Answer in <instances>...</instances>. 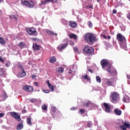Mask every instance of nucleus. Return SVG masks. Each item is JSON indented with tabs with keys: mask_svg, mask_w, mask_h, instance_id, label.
I'll return each mask as SVG.
<instances>
[{
	"mask_svg": "<svg viewBox=\"0 0 130 130\" xmlns=\"http://www.w3.org/2000/svg\"><path fill=\"white\" fill-rule=\"evenodd\" d=\"M122 100L123 102H125V103H129L130 102V98H123L122 99Z\"/></svg>",
	"mask_w": 130,
	"mask_h": 130,
	"instance_id": "25",
	"label": "nucleus"
},
{
	"mask_svg": "<svg viewBox=\"0 0 130 130\" xmlns=\"http://www.w3.org/2000/svg\"><path fill=\"white\" fill-rule=\"evenodd\" d=\"M86 8H89V9H94L93 8V6H86Z\"/></svg>",
	"mask_w": 130,
	"mask_h": 130,
	"instance_id": "45",
	"label": "nucleus"
},
{
	"mask_svg": "<svg viewBox=\"0 0 130 130\" xmlns=\"http://www.w3.org/2000/svg\"><path fill=\"white\" fill-rule=\"evenodd\" d=\"M71 45L74 46L75 45V43H74L73 42H70Z\"/></svg>",
	"mask_w": 130,
	"mask_h": 130,
	"instance_id": "53",
	"label": "nucleus"
},
{
	"mask_svg": "<svg viewBox=\"0 0 130 130\" xmlns=\"http://www.w3.org/2000/svg\"><path fill=\"white\" fill-rule=\"evenodd\" d=\"M56 61V59H55V57H51L50 58V62H51L52 63H53Z\"/></svg>",
	"mask_w": 130,
	"mask_h": 130,
	"instance_id": "27",
	"label": "nucleus"
},
{
	"mask_svg": "<svg viewBox=\"0 0 130 130\" xmlns=\"http://www.w3.org/2000/svg\"><path fill=\"white\" fill-rule=\"evenodd\" d=\"M84 40L88 44H93L94 41H97L98 40V39H96V37L90 33L86 34L85 35Z\"/></svg>",
	"mask_w": 130,
	"mask_h": 130,
	"instance_id": "1",
	"label": "nucleus"
},
{
	"mask_svg": "<svg viewBox=\"0 0 130 130\" xmlns=\"http://www.w3.org/2000/svg\"><path fill=\"white\" fill-rule=\"evenodd\" d=\"M46 83H47L49 89H50L51 91L52 92H53L54 91V86H53V85L50 84V83H49V80H47Z\"/></svg>",
	"mask_w": 130,
	"mask_h": 130,
	"instance_id": "17",
	"label": "nucleus"
},
{
	"mask_svg": "<svg viewBox=\"0 0 130 130\" xmlns=\"http://www.w3.org/2000/svg\"><path fill=\"white\" fill-rule=\"evenodd\" d=\"M115 78H105L104 79V82L102 84V86L105 88L106 85L108 86H114V83H115Z\"/></svg>",
	"mask_w": 130,
	"mask_h": 130,
	"instance_id": "3",
	"label": "nucleus"
},
{
	"mask_svg": "<svg viewBox=\"0 0 130 130\" xmlns=\"http://www.w3.org/2000/svg\"><path fill=\"white\" fill-rule=\"evenodd\" d=\"M23 90L26 92H33V87L30 85H24L22 87Z\"/></svg>",
	"mask_w": 130,
	"mask_h": 130,
	"instance_id": "9",
	"label": "nucleus"
},
{
	"mask_svg": "<svg viewBox=\"0 0 130 130\" xmlns=\"http://www.w3.org/2000/svg\"><path fill=\"white\" fill-rule=\"evenodd\" d=\"M82 77L83 79L86 80L87 81H90V80H91L90 77H89V76H88L87 74H84V75H82Z\"/></svg>",
	"mask_w": 130,
	"mask_h": 130,
	"instance_id": "24",
	"label": "nucleus"
},
{
	"mask_svg": "<svg viewBox=\"0 0 130 130\" xmlns=\"http://www.w3.org/2000/svg\"><path fill=\"white\" fill-rule=\"evenodd\" d=\"M27 123L28 125H32V122L31 121V117L27 119Z\"/></svg>",
	"mask_w": 130,
	"mask_h": 130,
	"instance_id": "28",
	"label": "nucleus"
},
{
	"mask_svg": "<svg viewBox=\"0 0 130 130\" xmlns=\"http://www.w3.org/2000/svg\"><path fill=\"white\" fill-rule=\"evenodd\" d=\"M56 72H57V73H59V74H61V73L63 72V69L62 68L59 67L56 68Z\"/></svg>",
	"mask_w": 130,
	"mask_h": 130,
	"instance_id": "23",
	"label": "nucleus"
},
{
	"mask_svg": "<svg viewBox=\"0 0 130 130\" xmlns=\"http://www.w3.org/2000/svg\"><path fill=\"white\" fill-rule=\"evenodd\" d=\"M46 33L48 35H54V32H53L52 30H47Z\"/></svg>",
	"mask_w": 130,
	"mask_h": 130,
	"instance_id": "29",
	"label": "nucleus"
},
{
	"mask_svg": "<svg viewBox=\"0 0 130 130\" xmlns=\"http://www.w3.org/2000/svg\"><path fill=\"white\" fill-rule=\"evenodd\" d=\"M42 109H43V110H45V111H47V106H46V105H43L42 106Z\"/></svg>",
	"mask_w": 130,
	"mask_h": 130,
	"instance_id": "32",
	"label": "nucleus"
},
{
	"mask_svg": "<svg viewBox=\"0 0 130 130\" xmlns=\"http://www.w3.org/2000/svg\"><path fill=\"white\" fill-rule=\"evenodd\" d=\"M4 96H5L6 97V98H7V97H8V95H7V93H5L4 94Z\"/></svg>",
	"mask_w": 130,
	"mask_h": 130,
	"instance_id": "58",
	"label": "nucleus"
},
{
	"mask_svg": "<svg viewBox=\"0 0 130 130\" xmlns=\"http://www.w3.org/2000/svg\"><path fill=\"white\" fill-rule=\"evenodd\" d=\"M89 104H90V102H87L86 103L84 104L83 105H84V107H88V106H89Z\"/></svg>",
	"mask_w": 130,
	"mask_h": 130,
	"instance_id": "40",
	"label": "nucleus"
},
{
	"mask_svg": "<svg viewBox=\"0 0 130 130\" xmlns=\"http://www.w3.org/2000/svg\"><path fill=\"white\" fill-rule=\"evenodd\" d=\"M96 82L98 83H101V78L100 77V76H96Z\"/></svg>",
	"mask_w": 130,
	"mask_h": 130,
	"instance_id": "31",
	"label": "nucleus"
},
{
	"mask_svg": "<svg viewBox=\"0 0 130 130\" xmlns=\"http://www.w3.org/2000/svg\"><path fill=\"white\" fill-rule=\"evenodd\" d=\"M34 84L35 86H36V87H38V86H39V83H38V82H34Z\"/></svg>",
	"mask_w": 130,
	"mask_h": 130,
	"instance_id": "43",
	"label": "nucleus"
},
{
	"mask_svg": "<svg viewBox=\"0 0 130 130\" xmlns=\"http://www.w3.org/2000/svg\"><path fill=\"white\" fill-rule=\"evenodd\" d=\"M0 61L1 62H5V60L3 59V57L2 56H0Z\"/></svg>",
	"mask_w": 130,
	"mask_h": 130,
	"instance_id": "44",
	"label": "nucleus"
},
{
	"mask_svg": "<svg viewBox=\"0 0 130 130\" xmlns=\"http://www.w3.org/2000/svg\"><path fill=\"white\" fill-rule=\"evenodd\" d=\"M0 2H3V0H0Z\"/></svg>",
	"mask_w": 130,
	"mask_h": 130,
	"instance_id": "61",
	"label": "nucleus"
},
{
	"mask_svg": "<svg viewBox=\"0 0 130 130\" xmlns=\"http://www.w3.org/2000/svg\"><path fill=\"white\" fill-rule=\"evenodd\" d=\"M21 71H22V72H20L17 75V77H18V78H24V77H26V72H25L24 70H23Z\"/></svg>",
	"mask_w": 130,
	"mask_h": 130,
	"instance_id": "15",
	"label": "nucleus"
},
{
	"mask_svg": "<svg viewBox=\"0 0 130 130\" xmlns=\"http://www.w3.org/2000/svg\"><path fill=\"white\" fill-rule=\"evenodd\" d=\"M23 123H20L17 125L16 129L17 130L22 129V128H23Z\"/></svg>",
	"mask_w": 130,
	"mask_h": 130,
	"instance_id": "21",
	"label": "nucleus"
},
{
	"mask_svg": "<svg viewBox=\"0 0 130 130\" xmlns=\"http://www.w3.org/2000/svg\"><path fill=\"white\" fill-rule=\"evenodd\" d=\"M18 68L20 70H21V71H23L24 70V68H23V66L22 65H19Z\"/></svg>",
	"mask_w": 130,
	"mask_h": 130,
	"instance_id": "42",
	"label": "nucleus"
},
{
	"mask_svg": "<svg viewBox=\"0 0 130 130\" xmlns=\"http://www.w3.org/2000/svg\"><path fill=\"white\" fill-rule=\"evenodd\" d=\"M32 48L34 50H40V46L35 43L33 45Z\"/></svg>",
	"mask_w": 130,
	"mask_h": 130,
	"instance_id": "19",
	"label": "nucleus"
},
{
	"mask_svg": "<svg viewBox=\"0 0 130 130\" xmlns=\"http://www.w3.org/2000/svg\"><path fill=\"white\" fill-rule=\"evenodd\" d=\"M22 112H23V113H26V112H27V110H22Z\"/></svg>",
	"mask_w": 130,
	"mask_h": 130,
	"instance_id": "51",
	"label": "nucleus"
},
{
	"mask_svg": "<svg viewBox=\"0 0 130 130\" xmlns=\"http://www.w3.org/2000/svg\"><path fill=\"white\" fill-rule=\"evenodd\" d=\"M100 1H101V0H97V2L99 3V2H100Z\"/></svg>",
	"mask_w": 130,
	"mask_h": 130,
	"instance_id": "59",
	"label": "nucleus"
},
{
	"mask_svg": "<svg viewBox=\"0 0 130 130\" xmlns=\"http://www.w3.org/2000/svg\"><path fill=\"white\" fill-rule=\"evenodd\" d=\"M31 78L32 79H35V78H36V75H31Z\"/></svg>",
	"mask_w": 130,
	"mask_h": 130,
	"instance_id": "47",
	"label": "nucleus"
},
{
	"mask_svg": "<svg viewBox=\"0 0 130 130\" xmlns=\"http://www.w3.org/2000/svg\"><path fill=\"white\" fill-rule=\"evenodd\" d=\"M31 102H34V101H33V100H31Z\"/></svg>",
	"mask_w": 130,
	"mask_h": 130,
	"instance_id": "60",
	"label": "nucleus"
},
{
	"mask_svg": "<svg viewBox=\"0 0 130 130\" xmlns=\"http://www.w3.org/2000/svg\"><path fill=\"white\" fill-rule=\"evenodd\" d=\"M43 92H44V93H49V92H50V90L49 89H43Z\"/></svg>",
	"mask_w": 130,
	"mask_h": 130,
	"instance_id": "39",
	"label": "nucleus"
},
{
	"mask_svg": "<svg viewBox=\"0 0 130 130\" xmlns=\"http://www.w3.org/2000/svg\"><path fill=\"white\" fill-rule=\"evenodd\" d=\"M67 46H68V43L66 44H60L58 46L57 49L60 51H62V50H63V49L67 47Z\"/></svg>",
	"mask_w": 130,
	"mask_h": 130,
	"instance_id": "12",
	"label": "nucleus"
},
{
	"mask_svg": "<svg viewBox=\"0 0 130 130\" xmlns=\"http://www.w3.org/2000/svg\"><path fill=\"white\" fill-rule=\"evenodd\" d=\"M4 116V114L3 113H0V117H2Z\"/></svg>",
	"mask_w": 130,
	"mask_h": 130,
	"instance_id": "56",
	"label": "nucleus"
},
{
	"mask_svg": "<svg viewBox=\"0 0 130 130\" xmlns=\"http://www.w3.org/2000/svg\"><path fill=\"white\" fill-rule=\"evenodd\" d=\"M116 39L119 42L121 47L123 48V47H125V46H126V40L122 35L121 34H117L116 36Z\"/></svg>",
	"mask_w": 130,
	"mask_h": 130,
	"instance_id": "2",
	"label": "nucleus"
},
{
	"mask_svg": "<svg viewBox=\"0 0 130 130\" xmlns=\"http://www.w3.org/2000/svg\"><path fill=\"white\" fill-rule=\"evenodd\" d=\"M113 14H116V10H113Z\"/></svg>",
	"mask_w": 130,
	"mask_h": 130,
	"instance_id": "50",
	"label": "nucleus"
},
{
	"mask_svg": "<svg viewBox=\"0 0 130 130\" xmlns=\"http://www.w3.org/2000/svg\"><path fill=\"white\" fill-rule=\"evenodd\" d=\"M88 72H90L91 73V74H93V73H94V72H93V70L89 69L87 70Z\"/></svg>",
	"mask_w": 130,
	"mask_h": 130,
	"instance_id": "48",
	"label": "nucleus"
},
{
	"mask_svg": "<svg viewBox=\"0 0 130 130\" xmlns=\"http://www.w3.org/2000/svg\"><path fill=\"white\" fill-rule=\"evenodd\" d=\"M52 112H53L54 113V112H55V111H56V108H55V107H52Z\"/></svg>",
	"mask_w": 130,
	"mask_h": 130,
	"instance_id": "41",
	"label": "nucleus"
},
{
	"mask_svg": "<svg viewBox=\"0 0 130 130\" xmlns=\"http://www.w3.org/2000/svg\"><path fill=\"white\" fill-rule=\"evenodd\" d=\"M107 72L110 73V74H113V75H115V74H116V70L112 68L111 66L108 67L107 69Z\"/></svg>",
	"mask_w": 130,
	"mask_h": 130,
	"instance_id": "10",
	"label": "nucleus"
},
{
	"mask_svg": "<svg viewBox=\"0 0 130 130\" xmlns=\"http://www.w3.org/2000/svg\"><path fill=\"white\" fill-rule=\"evenodd\" d=\"M71 110H72V111L77 110V108L75 107H72L71 108Z\"/></svg>",
	"mask_w": 130,
	"mask_h": 130,
	"instance_id": "46",
	"label": "nucleus"
},
{
	"mask_svg": "<svg viewBox=\"0 0 130 130\" xmlns=\"http://www.w3.org/2000/svg\"><path fill=\"white\" fill-rule=\"evenodd\" d=\"M73 49L75 52H77V53H79V51L78 50V48L77 47H73Z\"/></svg>",
	"mask_w": 130,
	"mask_h": 130,
	"instance_id": "38",
	"label": "nucleus"
},
{
	"mask_svg": "<svg viewBox=\"0 0 130 130\" xmlns=\"http://www.w3.org/2000/svg\"><path fill=\"white\" fill-rule=\"evenodd\" d=\"M56 2H57V0H45L43 2H42L41 4L46 5L49 3H52L53 4H54V3H56Z\"/></svg>",
	"mask_w": 130,
	"mask_h": 130,
	"instance_id": "14",
	"label": "nucleus"
},
{
	"mask_svg": "<svg viewBox=\"0 0 130 130\" xmlns=\"http://www.w3.org/2000/svg\"><path fill=\"white\" fill-rule=\"evenodd\" d=\"M79 112H80V113H81V114H84V113H85V109H80Z\"/></svg>",
	"mask_w": 130,
	"mask_h": 130,
	"instance_id": "35",
	"label": "nucleus"
},
{
	"mask_svg": "<svg viewBox=\"0 0 130 130\" xmlns=\"http://www.w3.org/2000/svg\"><path fill=\"white\" fill-rule=\"evenodd\" d=\"M5 74H6V71H5L4 69L1 68L0 70V76H3Z\"/></svg>",
	"mask_w": 130,
	"mask_h": 130,
	"instance_id": "26",
	"label": "nucleus"
},
{
	"mask_svg": "<svg viewBox=\"0 0 130 130\" xmlns=\"http://www.w3.org/2000/svg\"><path fill=\"white\" fill-rule=\"evenodd\" d=\"M91 124H92V122L91 121H87V127H91Z\"/></svg>",
	"mask_w": 130,
	"mask_h": 130,
	"instance_id": "34",
	"label": "nucleus"
},
{
	"mask_svg": "<svg viewBox=\"0 0 130 130\" xmlns=\"http://www.w3.org/2000/svg\"><path fill=\"white\" fill-rule=\"evenodd\" d=\"M114 112L116 115H121V110L119 109H115Z\"/></svg>",
	"mask_w": 130,
	"mask_h": 130,
	"instance_id": "18",
	"label": "nucleus"
},
{
	"mask_svg": "<svg viewBox=\"0 0 130 130\" xmlns=\"http://www.w3.org/2000/svg\"><path fill=\"white\" fill-rule=\"evenodd\" d=\"M26 32L30 36L35 35L36 36H37V35H38V32H37L36 29L33 27L27 28L26 29Z\"/></svg>",
	"mask_w": 130,
	"mask_h": 130,
	"instance_id": "5",
	"label": "nucleus"
},
{
	"mask_svg": "<svg viewBox=\"0 0 130 130\" xmlns=\"http://www.w3.org/2000/svg\"><path fill=\"white\" fill-rule=\"evenodd\" d=\"M35 5V3H34L33 1L30 0L29 2H27L25 6L26 7H27V8H33Z\"/></svg>",
	"mask_w": 130,
	"mask_h": 130,
	"instance_id": "13",
	"label": "nucleus"
},
{
	"mask_svg": "<svg viewBox=\"0 0 130 130\" xmlns=\"http://www.w3.org/2000/svg\"><path fill=\"white\" fill-rule=\"evenodd\" d=\"M11 116H12V117H14V118H15V119H16V120H17L18 121H21V117L17 113L12 112L11 113Z\"/></svg>",
	"mask_w": 130,
	"mask_h": 130,
	"instance_id": "8",
	"label": "nucleus"
},
{
	"mask_svg": "<svg viewBox=\"0 0 130 130\" xmlns=\"http://www.w3.org/2000/svg\"><path fill=\"white\" fill-rule=\"evenodd\" d=\"M95 52V50L90 46H86L83 48V52L87 55H93V53Z\"/></svg>",
	"mask_w": 130,
	"mask_h": 130,
	"instance_id": "4",
	"label": "nucleus"
},
{
	"mask_svg": "<svg viewBox=\"0 0 130 130\" xmlns=\"http://www.w3.org/2000/svg\"><path fill=\"white\" fill-rule=\"evenodd\" d=\"M73 73V71L70 70L69 71V74H72Z\"/></svg>",
	"mask_w": 130,
	"mask_h": 130,
	"instance_id": "57",
	"label": "nucleus"
},
{
	"mask_svg": "<svg viewBox=\"0 0 130 130\" xmlns=\"http://www.w3.org/2000/svg\"><path fill=\"white\" fill-rule=\"evenodd\" d=\"M103 105L105 107V111H106V112H107L108 113H110V112H111L110 106H109V105H108V104L106 103H104L103 104Z\"/></svg>",
	"mask_w": 130,
	"mask_h": 130,
	"instance_id": "11",
	"label": "nucleus"
},
{
	"mask_svg": "<svg viewBox=\"0 0 130 130\" xmlns=\"http://www.w3.org/2000/svg\"><path fill=\"white\" fill-rule=\"evenodd\" d=\"M69 26L71 27V28H74L77 27V26H78V25L77 24V23H76L75 21H69Z\"/></svg>",
	"mask_w": 130,
	"mask_h": 130,
	"instance_id": "16",
	"label": "nucleus"
},
{
	"mask_svg": "<svg viewBox=\"0 0 130 130\" xmlns=\"http://www.w3.org/2000/svg\"><path fill=\"white\" fill-rule=\"evenodd\" d=\"M28 0H21V2L22 3V4L23 5H24L25 6H26V5L27 4V3H28Z\"/></svg>",
	"mask_w": 130,
	"mask_h": 130,
	"instance_id": "36",
	"label": "nucleus"
},
{
	"mask_svg": "<svg viewBox=\"0 0 130 130\" xmlns=\"http://www.w3.org/2000/svg\"><path fill=\"white\" fill-rule=\"evenodd\" d=\"M5 66H6V67H7V68H9V67H10V64H9V63H6L5 64Z\"/></svg>",
	"mask_w": 130,
	"mask_h": 130,
	"instance_id": "49",
	"label": "nucleus"
},
{
	"mask_svg": "<svg viewBox=\"0 0 130 130\" xmlns=\"http://www.w3.org/2000/svg\"><path fill=\"white\" fill-rule=\"evenodd\" d=\"M112 99L113 101H118L120 100L119 98V94L117 93L116 92H114L113 94H112Z\"/></svg>",
	"mask_w": 130,
	"mask_h": 130,
	"instance_id": "6",
	"label": "nucleus"
},
{
	"mask_svg": "<svg viewBox=\"0 0 130 130\" xmlns=\"http://www.w3.org/2000/svg\"><path fill=\"white\" fill-rule=\"evenodd\" d=\"M107 39L110 40L111 39V37L110 36H107Z\"/></svg>",
	"mask_w": 130,
	"mask_h": 130,
	"instance_id": "54",
	"label": "nucleus"
},
{
	"mask_svg": "<svg viewBox=\"0 0 130 130\" xmlns=\"http://www.w3.org/2000/svg\"><path fill=\"white\" fill-rule=\"evenodd\" d=\"M70 39H74V40H77L78 36L75 34H70L69 35Z\"/></svg>",
	"mask_w": 130,
	"mask_h": 130,
	"instance_id": "20",
	"label": "nucleus"
},
{
	"mask_svg": "<svg viewBox=\"0 0 130 130\" xmlns=\"http://www.w3.org/2000/svg\"><path fill=\"white\" fill-rule=\"evenodd\" d=\"M109 64V61L108 59H103L101 61V65L103 69H105L106 67H107Z\"/></svg>",
	"mask_w": 130,
	"mask_h": 130,
	"instance_id": "7",
	"label": "nucleus"
},
{
	"mask_svg": "<svg viewBox=\"0 0 130 130\" xmlns=\"http://www.w3.org/2000/svg\"><path fill=\"white\" fill-rule=\"evenodd\" d=\"M55 35H56V34H55Z\"/></svg>",
	"mask_w": 130,
	"mask_h": 130,
	"instance_id": "62",
	"label": "nucleus"
},
{
	"mask_svg": "<svg viewBox=\"0 0 130 130\" xmlns=\"http://www.w3.org/2000/svg\"><path fill=\"white\" fill-rule=\"evenodd\" d=\"M18 46L20 48H25V47H26V44H25L23 42H21L18 44Z\"/></svg>",
	"mask_w": 130,
	"mask_h": 130,
	"instance_id": "22",
	"label": "nucleus"
},
{
	"mask_svg": "<svg viewBox=\"0 0 130 130\" xmlns=\"http://www.w3.org/2000/svg\"><path fill=\"white\" fill-rule=\"evenodd\" d=\"M103 37H104V38H105V39H107V37H106V36H105V35L102 36Z\"/></svg>",
	"mask_w": 130,
	"mask_h": 130,
	"instance_id": "52",
	"label": "nucleus"
},
{
	"mask_svg": "<svg viewBox=\"0 0 130 130\" xmlns=\"http://www.w3.org/2000/svg\"><path fill=\"white\" fill-rule=\"evenodd\" d=\"M0 43L2 45H5V44L6 43V42L5 41V40H4V38H0Z\"/></svg>",
	"mask_w": 130,
	"mask_h": 130,
	"instance_id": "30",
	"label": "nucleus"
},
{
	"mask_svg": "<svg viewBox=\"0 0 130 130\" xmlns=\"http://www.w3.org/2000/svg\"><path fill=\"white\" fill-rule=\"evenodd\" d=\"M88 26L89 27H90V28H92V27H93V24L92 23L91 21H88Z\"/></svg>",
	"mask_w": 130,
	"mask_h": 130,
	"instance_id": "37",
	"label": "nucleus"
},
{
	"mask_svg": "<svg viewBox=\"0 0 130 130\" xmlns=\"http://www.w3.org/2000/svg\"><path fill=\"white\" fill-rule=\"evenodd\" d=\"M10 19H15V20H17L18 18L16 17L15 15H10L9 16Z\"/></svg>",
	"mask_w": 130,
	"mask_h": 130,
	"instance_id": "33",
	"label": "nucleus"
},
{
	"mask_svg": "<svg viewBox=\"0 0 130 130\" xmlns=\"http://www.w3.org/2000/svg\"><path fill=\"white\" fill-rule=\"evenodd\" d=\"M32 40H34L35 41H36V40H38V39H37L35 38H32Z\"/></svg>",
	"mask_w": 130,
	"mask_h": 130,
	"instance_id": "55",
	"label": "nucleus"
}]
</instances>
